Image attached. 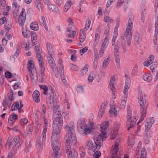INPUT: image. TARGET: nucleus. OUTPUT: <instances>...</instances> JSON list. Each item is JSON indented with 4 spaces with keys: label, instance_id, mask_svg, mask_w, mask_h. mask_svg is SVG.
Here are the masks:
<instances>
[{
    "label": "nucleus",
    "instance_id": "obj_1",
    "mask_svg": "<svg viewBox=\"0 0 158 158\" xmlns=\"http://www.w3.org/2000/svg\"><path fill=\"white\" fill-rule=\"evenodd\" d=\"M109 123L108 121L102 123L100 127L102 134L98 132H95L94 134V139L98 149L102 145L103 139L107 137L105 131L108 126Z\"/></svg>",
    "mask_w": 158,
    "mask_h": 158
},
{
    "label": "nucleus",
    "instance_id": "obj_2",
    "mask_svg": "<svg viewBox=\"0 0 158 158\" xmlns=\"http://www.w3.org/2000/svg\"><path fill=\"white\" fill-rule=\"evenodd\" d=\"M146 97V95L144 93L143 94L141 91H139L138 93V102L141 107L140 110L141 112V116L137 124L142 122L146 116L147 108Z\"/></svg>",
    "mask_w": 158,
    "mask_h": 158
},
{
    "label": "nucleus",
    "instance_id": "obj_3",
    "mask_svg": "<svg viewBox=\"0 0 158 158\" xmlns=\"http://www.w3.org/2000/svg\"><path fill=\"white\" fill-rule=\"evenodd\" d=\"M44 125L42 135H39L36 141V147L39 152H41L43 149V144L45 142L46 134L47 131L48 122L47 119L44 117Z\"/></svg>",
    "mask_w": 158,
    "mask_h": 158
},
{
    "label": "nucleus",
    "instance_id": "obj_4",
    "mask_svg": "<svg viewBox=\"0 0 158 158\" xmlns=\"http://www.w3.org/2000/svg\"><path fill=\"white\" fill-rule=\"evenodd\" d=\"M93 123L90 122L86 125L85 121L83 119L78 120L77 127L78 130L81 134L85 135L89 134L93 131Z\"/></svg>",
    "mask_w": 158,
    "mask_h": 158
},
{
    "label": "nucleus",
    "instance_id": "obj_5",
    "mask_svg": "<svg viewBox=\"0 0 158 158\" xmlns=\"http://www.w3.org/2000/svg\"><path fill=\"white\" fill-rule=\"evenodd\" d=\"M22 140L17 138H15L10 142V139H8L6 143V147H8L12 149L13 151L15 152L18 150L22 144Z\"/></svg>",
    "mask_w": 158,
    "mask_h": 158
},
{
    "label": "nucleus",
    "instance_id": "obj_6",
    "mask_svg": "<svg viewBox=\"0 0 158 158\" xmlns=\"http://www.w3.org/2000/svg\"><path fill=\"white\" fill-rule=\"evenodd\" d=\"M65 128L67 131V134L66 136H68L69 139L70 138L72 140V143L74 145L77 142V139L75 135V132L74 131V124L73 122H71L69 123V125H66L65 126Z\"/></svg>",
    "mask_w": 158,
    "mask_h": 158
},
{
    "label": "nucleus",
    "instance_id": "obj_7",
    "mask_svg": "<svg viewBox=\"0 0 158 158\" xmlns=\"http://www.w3.org/2000/svg\"><path fill=\"white\" fill-rule=\"evenodd\" d=\"M69 139L68 138V136H66L65 137V149L66 151L67 154L68 156V158H74V157L72 154V148L70 146V143L71 145L73 146H76L77 142L76 144L74 145L72 143V140L71 138Z\"/></svg>",
    "mask_w": 158,
    "mask_h": 158
},
{
    "label": "nucleus",
    "instance_id": "obj_8",
    "mask_svg": "<svg viewBox=\"0 0 158 158\" xmlns=\"http://www.w3.org/2000/svg\"><path fill=\"white\" fill-rule=\"evenodd\" d=\"M63 124V121L60 118H56L53 121V132L60 134Z\"/></svg>",
    "mask_w": 158,
    "mask_h": 158
},
{
    "label": "nucleus",
    "instance_id": "obj_9",
    "mask_svg": "<svg viewBox=\"0 0 158 158\" xmlns=\"http://www.w3.org/2000/svg\"><path fill=\"white\" fill-rule=\"evenodd\" d=\"M52 56H47V59L49 65L52 69V71L55 74L56 77H57L58 76L57 74L58 68L56 65L53 57H52Z\"/></svg>",
    "mask_w": 158,
    "mask_h": 158
},
{
    "label": "nucleus",
    "instance_id": "obj_10",
    "mask_svg": "<svg viewBox=\"0 0 158 158\" xmlns=\"http://www.w3.org/2000/svg\"><path fill=\"white\" fill-rule=\"evenodd\" d=\"M131 111H127V124L128 125H130L127 128V130L129 131L130 128L134 127L135 125L136 120H133L131 118Z\"/></svg>",
    "mask_w": 158,
    "mask_h": 158
},
{
    "label": "nucleus",
    "instance_id": "obj_11",
    "mask_svg": "<svg viewBox=\"0 0 158 158\" xmlns=\"http://www.w3.org/2000/svg\"><path fill=\"white\" fill-rule=\"evenodd\" d=\"M53 143L54 145H52V142H51V145L53 151L54 158H59L58 153L60 147V143L58 141H55Z\"/></svg>",
    "mask_w": 158,
    "mask_h": 158
},
{
    "label": "nucleus",
    "instance_id": "obj_12",
    "mask_svg": "<svg viewBox=\"0 0 158 158\" xmlns=\"http://www.w3.org/2000/svg\"><path fill=\"white\" fill-rule=\"evenodd\" d=\"M118 143L115 142L114 144L112 147L110 155V158H121L120 156H117V153L118 151Z\"/></svg>",
    "mask_w": 158,
    "mask_h": 158
},
{
    "label": "nucleus",
    "instance_id": "obj_13",
    "mask_svg": "<svg viewBox=\"0 0 158 158\" xmlns=\"http://www.w3.org/2000/svg\"><path fill=\"white\" fill-rule=\"evenodd\" d=\"M154 119L153 117L148 118L145 124V130L146 132H148L150 130L152 124L154 122Z\"/></svg>",
    "mask_w": 158,
    "mask_h": 158
},
{
    "label": "nucleus",
    "instance_id": "obj_14",
    "mask_svg": "<svg viewBox=\"0 0 158 158\" xmlns=\"http://www.w3.org/2000/svg\"><path fill=\"white\" fill-rule=\"evenodd\" d=\"M124 36L127 40V44L130 46L131 45L132 39V32L131 31L126 29Z\"/></svg>",
    "mask_w": 158,
    "mask_h": 158
},
{
    "label": "nucleus",
    "instance_id": "obj_15",
    "mask_svg": "<svg viewBox=\"0 0 158 158\" xmlns=\"http://www.w3.org/2000/svg\"><path fill=\"white\" fill-rule=\"evenodd\" d=\"M125 77L126 78L125 83L123 92L124 94L127 95V90L130 86L131 81L130 77L127 75H125Z\"/></svg>",
    "mask_w": 158,
    "mask_h": 158
},
{
    "label": "nucleus",
    "instance_id": "obj_16",
    "mask_svg": "<svg viewBox=\"0 0 158 158\" xmlns=\"http://www.w3.org/2000/svg\"><path fill=\"white\" fill-rule=\"evenodd\" d=\"M107 104V103L106 102H104L101 103L100 108L98 112V117H99L100 118H102V115L105 113Z\"/></svg>",
    "mask_w": 158,
    "mask_h": 158
},
{
    "label": "nucleus",
    "instance_id": "obj_17",
    "mask_svg": "<svg viewBox=\"0 0 158 158\" xmlns=\"http://www.w3.org/2000/svg\"><path fill=\"white\" fill-rule=\"evenodd\" d=\"M30 73L31 81L34 85H36L37 83L38 78L36 71L34 70Z\"/></svg>",
    "mask_w": 158,
    "mask_h": 158
},
{
    "label": "nucleus",
    "instance_id": "obj_18",
    "mask_svg": "<svg viewBox=\"0 0 158 158\" xmlns=\"http://www.w3.org/2000/svg\"><path fill=\"white\" fill-rule=\"evenodd\" d=\"M97 145L95 146L93 145L92 141L90 139H89L87 141V143H86V144L85 145V147L86 148L93 151L94 152L95 151V147H96V149H98L97 148ZM100 148H98V149H99Z\"/></svg>",
    "mask_w": 158,
    "mask_h": 158
},
{
    "label": "nucleus",
    "instance_id": "obj_19",
    "mask_svg": "<svg viewBox=\"0 0 158 158\" xmlns=\"http://www.w3.org/2000/svg\"><path fill=\"white\" fill-rule=\"evenodd\" d=\"M37 58L39 62V65L40 67V71H44L45 68L44 67V63L43 61V57L41 54L38 53Z\"/></svg>",
    "mask_w": 158,
    "mask_h": 158
},
{
    "label": "nucleus",
    "instance_id": "obj_20",
    "mask_svg": "<svg viewBox=\"0 0 158 158\" xmlns=\"http://www.w3.org/2000/svg\"><path fill=\"white\" fill-rule=\"evenodd\" d=\"M17 114L13 113L11 114L9 116L8 118V123L11 124L13 125L17 119Z\"/></svg>",
    "mask_w": 158,
    "mask_h": 158
},
{
    "label": "nucleus",
    "instance_id": "obj_21",
    "mask_svg": "<svg viewBox=\"0 0 158 158\" xmlns=\"http://www.w3.org/2000/svg\"><path fill=\"white\" fill-rule=\"evenodd\" d=\"M40 93L38 90H35L33 93L32 95L33 99L37 103H39L40 102Z\"/></svg>",
    "mask_w": 158,
    "mask_h": 158
},
{
    "label": "nucleus",
    "instance_id": "obj_22",
    "mask_svg": "<svg viewBox=\"0 0 158 158\" xmlns=\"http://www.w3.org/2000/svg\"><path fill=\"white\" fill-rule=\"evenodd\" d=\"M58 63L60 65L59 67V70L60 71V74L62 78H64V69L63 64L61 58H60L58 61Z\"/></svg>",
    "mask_w": 158,
    "mask_h": 158
},
{
    "label": "nucleus",
    "instance_id": "obj_23",
    "mask_svg": "<svg viewBox=\"0 0 158 158\" xmlns=\"http://www.w3.org/2000/svg\"><path fill=\"white\" fill-rule=\"evenodd\" d=\"M134 21V18L133 17H131L129 18L127 23V28L126 29L130 30H132L133 27V22Z\"/></svg>",
    "mask_w": 158,
    "mask_h": 158
},
{
    "label": "nucleus",
    "instance_id": "obj_24",
    "mask_svg": "<svg viewBox=\"0 0 158 158\" xmlns=\"http://www.w3.org/2000/svg\"><path fill=\"white\" fill-rule=\"evenodd\" d=\"M154 59V57L153 55H150L149 57L148 58L147 60L144 62V65L145 66H147L149 65L152 63Z\"/></svg>",
    "mask_w": 158,
    "mask_h": 158
},
{
    "label": "nucleus",
    "instance_id": "obj_25",
    "mask_svg": "<svg viewBox=\"0 0 158 158\" xmlns=\"http://www.w3.org/2000/svg\"><path fill=\"white\" fill-rule=\"evenodd\" d=\"M109 40V35H106L103 40L101 47L106 49L108 45Z\"/></svg>",
    "mask_w": 158,
    "mask_h": 158
},
{
    "label": "nucleus",
    "instance_id": "obj_26",
    "mask_svg": "<svg viewBox=\"0 0 158 158\" xmlns=\"http://www.w3.org/2000/svg\"><path fill=\"white\" fill-rule=\"evenodd\" d=\"M27 65V68L29 72H32L34 70V71L36 70L34 63L32 60H29Z\"/></svg>",
    "mask_w": 158,
    "mask_h": 158
},
{
    "label": "nucleus",
    "instance_id": "obj_27",
    "mask_svg": "<svg viewBox=\"0 0 158 158\" xmlns=\"http://www.w3.org/2000/svg\"><path fill=\"white\" fill-rule=\"evenodd\" d=\"M14 99L13 94H10L8 98L6 99L5 100V103H3V106L5 107V104L8 106L10 105L11 104L10 101H13Z\"/></svg>",
    "mask_w": 158,
    "mask_h": 158
},
{
    "label": "nucleus",
    "instance_id": "obj_28",
    "mask_svg": "<svg viewBox=\"0 0 158 158\" xmlns=\"http://www.w3.org/2000/svg\"><path fill=\"white\" fill-rule=\"evenodd\" d=\"M110 108L109 111L110 116L116 117L117 115V111L115 107L114 106H110Z\"/></svg>",
    "mask_w": 158,
    "mask_h": 158
},
{
    "label": "nucleus",
    "instance_id": "obj_29",
    "mask_svg": "<svg viewBox=\"0 0 158 158\" xmlns=\"http://www.w3.org/2000/svg\"><path fill=\"white\" fill-rule=\"evenodd\" d=\"M48 6L49 10L55 12L58 14L60 13V11L58 8L56 6L53 4H50L48 5Z\"/></svg>",
    "mask_w": 158,
    "mask_h": 158
},
{
    "label": "nucleus",
    "instance_id": "obj_30",
    "mask_svg": "<svg viewBox=\"0 0 158 158\" xmlns=\"http://www.w3.org/2000/svg\"><path fill=\"white\" fill-rule=\"evenodd\" d=\"M59 138V134L53 132L51 136V142H52V145L55 144L53 143L55 141H58V139Z\"/></svg>",
    "mask_w": 158,
    "mask_h": 158
},
{
    "label": "nucleus",
    "instance_id": "obj_31",
    "mask_svg": "<svg viewBox=\"0 0 158 158\" xmlns=\"http://www.w3.org/2000/svg\"><path fill=\"white\" fill-rule=\"evenodd\" d=\"M100 33L99 32H96L93 43V47L95 48L97 45L100 39Z\"/></svg>",
    "mask_w": 158,
    "mask_h": 158
},
{
    "label": "nucleus",
    "instance_id": "obj_32",
    "mask_svg": "<svg viewBox=\"0 0 158 158\" xmlns=\"http://www.w3.org/2000/svg\"><path fill=\"white\" fill-rule=\"evenodd\" d=\"M85 32V31L82 30H81L80 31V41L81 43H83L84 41L86 38Z\"/></svg>",
    "mask_w": 158,
    "mask_h": 158
},
{
    "label": "nucleus",
    "instance_id": "obj_33",
    "mask_svg": "<svg viewBox=\"0 0 158 158\" xmlns=\"http://www.w3.org/2000/svg\"><path fill=\"white\" fill-rule=\"evenodd\" d=\"M127 94H124L122 98V100L121 102V108H124L126 106V101L127 100Z\"/></svg>",
    "mask_w": 158,
    "mask_h": 158
},
{
    "label": "nucleus",
    "instance_id": "obj_34",
    "mask_svg": "<svg viewBox=\"0 0 158 158\" xmlns=\"http://www.w3.org/2000/svg\"><path fill=\"white\" fill-rule=\"evenodd\" d=\"M31 41L32 44L35 45L36 44V34L34 31L31 32Z\"/></svg>",
    "mask_w": 158,
    "mask_h": 158
},
{
    "label": "nucleus",
    "instance_id": "obj_35",
    "mask_svg": "<svg viewBox=\"0 0 158 158\" xmlns=\"http://www.w3.org/2000/svg\"><path fill=\"white\" fill-rule=\"evenodd\" d=\"M143 80L147 82H150L152 80V76L149 73H146L143 75Z\"/></svg>",
    "mask_w": 158,
    "mask_h": 158
},
{
    "label": "nucleus",
    "instance_id": "obj_36",
    "mask_svg": "<svg viewBox=\"0 0 158 158\" xmlns=\"http://www.w3.org/2000/svg\"><path fill=\"white\" fill-rule=\"evenodd\" d=\"M47 102L49 107L52 108L54 106L53 98L52 97H48L47 98Z\"/></svg>",
    "mask_w": 158,
    "mask_h": 158
},
{
    "label": "nucleus",
    "instance_id": "obj_37",
    "mask_svg": "<svg viewBox=\"0 0 158 158\" xmlns=\"http://www.w3.org/2000/svg\"><path fill=\"white\" fill-rule=\"evenodd\" d=\"M30 28L32 30L35 31L38 30L39 27L37 22H34L31 23L30 24Z\"/></svg>",
    "mask_w": 158,
    "mask_h": 158
},
{
    "label": "nucleus",
    "instance_id": "obj_38",
    "mask_svg": "<svg viewBox=\"0 0 158 158\" xmlns=\"http://www.w3.org/2000/svg\"><path fill=\"white\" fill-rule=\"evenodd\" d=\"M134 139L132 135L129 136L128 139V143L129 146L130 147H132L134 145Z\"/></svg>",
    "mask_w": 158,
    "mask_h": 158
},
{
    "label": "nucleus",
    "instance_id": "obj_39",
    "mask_svg": "<svg viewBox=\"0 0 158 158\" xmlns=\"http://www.w3.org/2000/svg\"><path fill=\"white\" fill-rule=\"evenodd\" d=\"M44 94L47 95V98H48V97H52L53 96V92L52 88L51 87L48 89Z\"/></svg>",
    "mask_w": 158,
    "mask_h": 158
},
{
    "label": "nucleus",
    "instance_id": "obj_40",
    "mask_svg": "<svg viewBox=\"0 0 158 158\" xmlns=\"http://www.w3.org/2000/svg\"><path fill=\"white\" fill-rule=\"evenodd\" d=\"M44 71H40L39 81L40 82H44L46 79V76L44 74Z\"/></svg>",
    "mask_w": 158,
    "mask_h": 158
},
{
    "label": "nucleus",
    "instance_id": "obj_41",
    "mask_svg": "<svg viewBox=\"0 0 158 158\" xmlns=\"http://www.w3.org/2000/svg\"><path fill=\"white\" fill-rule=\"evenodd\" d=\"M88 65L87 64L85 65L82 70L80 71V75L83 76L87 72L88 70Z\"/></svg>",
    "mask_w": 158,
    "mask_h": 158
},
{
    "label": "nucleus",
    "instance_id": "obj_42",
    "mask_svg": "<svg viewBox=\"0 0 158 158\" xmlns=\"http://www.w3.org/2000/svg\"><path fill=\"white\" fill-rule=\"evenodd\" d=\"M22 34L24 37L26 38H28L30 37L29 35L28 31H27L26 27H23L22 30Z\"/></svg>",
    "mask_w": 158,
    "mask_h": 158
},
{
    "label": "nucleus",
    "instance_id": "obj_43",
    "mask_svg": "<svg viewBox=\"0 0 158 158\" xmlns=\"http://www.w3.org/2000/svg\"><path fill=\"white\" fill-rule=\"evenodd\" d=\"M134 37L135 41L138 44H139L141 42V38L140 37L139 35L138 32L136 31L135 33Z\"/></svg>",
    "mask_w": 158,
    "mask_h": 158
},
{
    "label": "nucleus",
    "instance_id": "obj_44",
    "mask_svg": "<svg viewBox=\"0 0 158 158\" xmlns=\"http://www.w3.org/2000/svg\"><path fill=\"white\" fill-rule=\"evenodd\" d=\"M95 77V75L93 72L91 73L88 77V80L90 83L92 82Z\"/></svg>",
    "mask_w": 158,
    "mask_h": 158
},
{
    "label": "nucleus",
    "instance_id": "obj_45",
    "mask_svg": "<svg viewBox=\"0 0 158 158\" xmlns=\"http://www.w3.org/2000/svg\"><path fill=\"white\" fill-rule=\"evenodd\" d=\"M72 1L71 0L67 2L65 4L64 6V11L66 12L70 8L71 4H72Z\"/></svg>",
    "mask_w": 158,
    "mask_h": 158
},
{
    "label": "nucleus",
    "instance_id": "obj_46",
    "mask_svg": "<svg viewBox=\"0 0 158 158\" xmlns=\"http://www.w3.org/2000/svg\"><path fill=\"white\" fill-rule=\"evenodd\" d=\"M91 21L89 19H87L85 25L84 29L82 30L85 31H86L89 28L90 24Z\"/></svg>",
    "mask_w": 158,
    "mask_h": 158
},
{
    "label": "nucleus",
    "instance_id": "obj_47",
    "mask_svg": "<svg viewBox=\"0 0 158 158\" xmlns=\"http://www.w3.org/2000/svg\"><path fill=\"white\" fill-rule=\"evenodd\" d=\"M109 59L110 58L108 57L105 59L103 62L102 63V66L105 69L106 68L109 64L110 62Z\"/></svg>",
    "mask_w": 158,
    "mask_h": 158
},
{
    "label": "nucleus",
    "instance_id": "obj_48",
    "mask_svg": "<svg viewBox=\"0 0 158 158\" xmlns=\"http://www.w3.org/2000/svg\"><path fill=\"white\" fill-rule=\"evenodd\" d=\"M20 105H19V103L18 102H15L14 104L12 106L11 109L12 110H14L16 109H18L19 108Z\"/></svg>",
    "mask_w": 158,
    "mask_h": 158
},
{
    "label": "nucleus",
    "instance_id": "obj_49",
    "mask_svg": "<svg viewBox=\"0 0 158 158\" xmlns=\"http://www.w3.org/2000/svg\"><path fill=\"white\" fill-rule=\"evenodd\" d=\"M39 87L40 89L43 91V94H45L46 91L48 89V87L45 85H40Z\"/></svg>",
    "mask_w": 158,
    "mask_h": 158
},
{
    "label": "nucleus",
    "instance_id": "obj_50",
    "mask_svg": "<svg viewBox=\"0 0 158 158\" xmlns=\"http://www.w3.org/2000/svg\"><path fill=\"white\" fill-rule=\"evenodd\" d=\"M31 149V146L30 145L29 143H27L25 144L24 148V151L26 153L29 152Z\"/></svg>",
    "mask_w": 158,
    "mask_h": 158
},
{
    "label": "nucleus",
    "instance_id": "obj_51",
    "mask_svg": "<svg viewBox=\"0 0 158 158\" xmlns=\"http://www.w3.org/2000/svg\"><path fill=\"white\" fill-rule=\"evenodd\" d=\"M118 49L119 48L117 45H114V56L119 55V52L118 51Z\"/></svg>",
    "mask_w": 158,
    "mask_h": 158
},
{
    "label": "nucleus",
    "instance_id": "obj_52",
    "mask_svg": "<svg viewBox=\"0 0 158 158\" xmlns=\"http://www.w3.org/2000/svg\"><path fill=\"white\" fill-rule=\"evenodd\" d=\"M124 2V0H118L115 6V7L117 9L119 8L122 6V4Z\"/></svg>",
    "mask_w": 158,
    "mask_h": 158
},
{
    "label": "nucleus",
    "instance_id": "obj_53",
    "mask_svg": "<svg viewBox=\"0 0 158 158\" xmlns=\"http://www.w3.org/2000/svg\"><path fill=\"white\" fill-rule=\"evenodd\" d=\"M19 17H20L21 18L23 19V17H24L25 19L26 18V11L23 8L21 11V12L20 13V15Z\"/></svg>",
    "mask_w": 158,
    "mask_h": 158
},
{
    "label": "nucleus",
    "instance_id": "obj_54",
    "mask_svg": "<svg viewBox=\"0 0 158 158\" xmlns=\"http://www.w3.org/2000/svg\"><path fill=\"white\" fill-rule=\"evenodd\" d=\"M104 21L106 22H108L110 23H112L113 20L109 17L108 16H105L104 18Z\"/></svg>",
    "mask_w": 158,
    "mask_h": 158
},
{
    "label": "nucleus",
    "instance_id": "obj_55",
    "mask_svg": "<svg viewBox=\"0 0 158 158\" xmlns=\"http://www.w3.org/2000/svg\"><path fill=\"white\" fill-rule=\"evenodd\" d=\"M23 19H22L20 18V17H19V25L21 26H22L23 25L26 19H25L24 17H23Z\"/></svg>",
    "mask_w": 158,
    "mask_h": 158
},
{
    "label": "nucleus",
    "instance_id": "obj_56",
    "mask_svg": "<svg viewBox=\"0 0 158 158\" xmlns=\"http://www.w3.org/2000/svg\"><path fill=\"white\" fill-rule=\"evenodd\" d=\"M5 27L6 30L9 31L11 27V24L6 21L5 24Z\"/></svg>",
    "mask_w": 158,
    "mask_h": 158
},
{
    "label": "nucleus",
    "instance_id": "obj_57",
    "mask_svg": "<svg viewBox=\"0 0 158 158\" xmlns=\"http://www.w3.org/2000/svg\"><path fill=\"white\" fill-rule=\"evenodd\" d=\"M28 122V120L26 118H22L20 121V123L21 125H24L26 124Z\"/></svg>",
    "mask_w": 158,
    "mask_h": 158
},
{
    "label": "nucleus",
    "instance_id": "obj_58",
    "mask_svg": "<svg viewBox=\"0 0 158 158\" xmlns=\"http://www.w3.org/2000/svg\"><path fill=\"white\" fill-rule=\"evenodd\" d=\"M101 155V152L99 151H96L94 154L93 158H99Z\"/></svg>",
    "mask_w": 158,
    "mask_h": 158
},
{
    "label": "nucleus",
    "instance_id": "obj_59",
    "mask_svg": "<svg viewBox=\"0 0 158 158\" xmlns=\"http://www.w3.org/2000/svg\"><path fill=\"white\" fill-rule=\"evenodd\" d=\"M115 79L113 75H111L110 78V85H114Z\"/></svg>",
    "mask_w": 158,
    "mask_h": 158
},
{
    "label": "nucleus",
    "instance_id": "obj_60",
    "mask_svg": "<svg viewBox=\"0 0 158 158\" xmlns=\"http://www.w3.org/2000/svg\"><path fill=\"white\" fill-rule=\"evenodd\" d=\"M137 70L138 67L137 66H134L132 71L131 74L134 76H135L136 75Z\"/></svg>",
    "mask_w": 158,
    "mask_h": 158
},
{
    "label": "nucleus",
    "instance_id": "obj_61",
    "mask_svg": "<svg viewBox=\"0 0 158 158\" xmlns=\"http://www.w3.org/2000/svg\"><path fill=\"white\" fill-rule=\"evenodd\" d=\"M145 11H141V20L142 22H144L145 19Z\"/></svg>",
    "mask_w": 158,
    "mask_h": 158
},
{
    "label": "nucleus",
    "instance_id": "obj_62",
    "mask_svg": "<svg viewBox=\"0 0 158 158\" xmlns=\"http://www.w3.org/2000/svg\"><path fill=\"white\" fill-rule=\"evenodd\" d=\"M71 69L73 71H77L78 69V67L77 66L73 64H70Z\"/></svg>",
    "mask_w": 158,
    "mask_h": 158
},
{
    "label": "nucleus",
    "instance_id": "obj_63",
    "mask_svg": "<svg viewBox=\"0 0 158 158\" xmlns=\"http://www.w3.org/2000/svg\"><path fill=\"white\" fill-rule=\"evenodd\" d=\"M115 0H108L106 4V7H109L112 4L113 2H114Z\"/></svg>",
    "mask_w": 158,
    "mask_h": 158
},
{
    "label": "nucleus",
    "instance_id": "obj_64",
    "mask_svg": "<svg viewBox=\"0 0 158 158\" xmlns=\"http://www.w3.org/2000/svg\"><path fill=\"white\" fill-rule=\"evenodd\" d=\"M77 90L79 93H83V89L82 87L81 86H78L77 87Z\"/></svg>",
    "mask_w": 158,
    "mask_h": 158
}]
</instances>
